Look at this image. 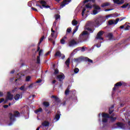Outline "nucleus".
I'll return each instance as SVG.
<instances>
[{"instance_id": "1", "label": "nucleus", "mask_w": 130, "mask_h": 130, "mask_svg": "<svg viewBox=\"0 0 130 130\" xmlns=\"http://www.w3.org/2000/svg\"><path fill=\"white\" fill-rule=\"evenodd\" d=\"M104 22H105V17L100 16L96 18L94 22L88 21L86 23V26H93L94 25L95 27H99L101 25V23H104Z\"/></svg>"}, {"instance_id": "2", "label": "nucleus", "mask_w": 130, "mask_h": 130, "mask_svg": "<svg viewBox=\"0 0 130 130\" xmlns=\"http://www.w3.org/2000/svg\"><path fill=\"white\" fill-rule=\"evenodd\" d=\"M14 115H13L12 113L9 114L10 119L11 121H15V120H16L15 117H19L20 116V112L18 111H14Z\"/></svg>"}, {"instance_id": "3", "label": "nucleus", "mask_w": 130, "mask_h": 130, "mask_svg": "<svg viewBox=\"0 0 130 130\" xmlns=\"http://www.w3.org/2000/svg\"><path fill=\"white\" fill-rule=\"evenodd\" d=\"M40 4L42 5V8H45V9H50V6L49 5H47V3L46 1L44 0H39L38 1Z\"/></svg>"}, {"instance_id": "4", "label": "nucleus", "mask_w": 130, "mask_h": 130, "mask_svg": "<svg viewBox=\"0 0 130 130\" xmlns=\"http://www.w3.org/2000/svg\"><path fill=\"white\" fill-rule=\"evenodd\" d=\"M72 2V0H63L62 3H61V4L60 5V9H62V8H64V7H66L67 5H69L70 3Z\"/></svg>"}, {"instance_id": "5", "label": "nucleus", "mask_w": 130, "mask_h": 130, "mask_svg": "<svg viewBox=\"0 0 130 130\" xmlns=\"http://www.w3.org/2000/svg\"><path fill=\"white\" fill-rule=\"evenodd\" d=\"M57 80H58L59 82H60L61 84L63 83V80L66 78L64 74H62L61 75H58L57 76Z\"/></svg>"}, {"instance_id": "6", "label": "nucleus", "mask_w": 130, "mask_h": 130, "mask_svg": "<svg viewBox=\"0 0 130 130\" xmlns=\"http://www.w3.org/2000/svg\"><path fill=\"white\" fill-rule=\"evenodd\" d=\"M123 85V82L122 81H120L117 82L114 85V87L113 88V91H116V89H118L119 87H121Z\"/></svg>"}, {"instance_id": "7", "label": "nucleus", "mask_w": 130, "mask_h": 130, "mask_svg": "<svg viewBox=\"0 0 130 130\" xmlns=\"http://www.w3.org/2000/svg\"><path fill=\"white\" fill-rule=\"evenodd\" d=\"M51 98H53L55 100V102L56 103V105H59V104H62L61 103V101H60V99H59L58 97L55 95H52Z\"/></svg>"}, {"instance_id": "8", "label": "nucleus", "mask_w": 130, "mask_h": 130, "mask_svg": "<svg viewBox=\"0 0 130 130\" xmlns=\"http://www.w3.org/2000/svg\"><path fill=\"white\" fill-rule=\"evenodd\" d=\"M13 97H14V95L11 94V92H8L7 93V100H5V103H7V102H8V100H13Z\"/></svg>"}, {"instance_id": "9", "label": "nucleus", "mask_w": 130, "mask_h": 130, "mask_svg": "<svg viewBox=\"0 0 130 130\" xmlns=\"http://www.w3.org/2000/svg\"><path fill=\"white\" fill-rule=\"evenodd\" d=\"M119 21V18H117L116 20H111L108 21V24L110 25H116L117 23Z\"/></svg>"}, {"instance_id": "10", "label": "nucleus", "mask_w": 130, "mask_h": 130, "mask_svg": "<svg viewBox=\"0 0 130 130\" xmlns=\"http://www.w3.org/2000/svg\"><path fill=\"white\" fill-rule=\"evenodd\" d=\"M77 44L78 43H77V41H75L74 39L70 40L68 43V45L70 46V47L75 46V45H77Z\"/></svg>"}, {"instance_id": "11", "label": "nucleus", "mask_w": 130, "mask_h": 130, "mask_svg": "<svg viewBox=\"0 0 130 130\" xmlns=\"http://www.w3.org/2000/svg\"><path fill=\"white\" fill-rule=\"evenodd\" d=\"M104 34V31L101 30L100 31L97 35L96 39H99L100 40H103V38H102L101 36Z\"/></svg>"}, {"instance_id": "12", "label": "nucleus", "mask_w": 130, "mask_h": 130, "mask_svg": "<svg viewBox=\"0 0 130 130\" xmlns=\"http://www.w3.org/2000/svg\"><path fill=\"white\" fill-rule=\"evenodd\" d=\"M50 123L48 121H44L42 123V125L40 126V127H48Z\"/></svg>"}, {"instance_id": "13", "label": "nucleus", "mask_w": 130, "mask_h": 130, "mask_svg": "<svg viewBox=\"0 0 130 130\" xmlns=\"http://www.w3.org/2000/svg\"><path fill=\"white\" fill-rule=\"evenodd\" d=\"M117 127H120V128H122L123 129H124L125 128V124L122 122H117L116 123Z\"/></svg>"}, {"instance_id": "14", "label": "nucleus", "mask_w": 130, "mask_h": 130, "mask_svg": "<svg viewBox=\"0 0 130 130\" xmlns=\"http://www.w3.org/2000/svg\"><path fill=\"white\" fill-rule=\"evenodd\" d=\"M114 4L116 5H122L124 4V0H113Z\"/></svg>"}, {"instance_id": "15", "label": "nucleus", "mask_w": 130, "mask_h": 130, "mask_svg": "<svg viewBox=\"0 0 130 130\" xmlns=\"http://www.w3.org/2000/svg\"><path fill=\"white\" fill-rule=\"evenodd\" d=\"M82 60L83 61H88V62H90L91 63H92L93 62V60L89 59L87 57H82Z\"/></svg>"}, {"instance_id": "16", "label": "nucleus", "mask_w": 130, "mask_h": 130, "mask_svg": "<svg viewBox=\"0 0 130 130\" xmlns=\"http://www.w3.org/2000/svg\"><path fill=\"white\" fill-rule=\"evenodd\" d=\"M122 9H126L127 8V10H129L130 9V4L129 3H125L123 6H121Z\"/></svg>"}, {"instance_id": "17", "label": "nucleus", "mask_w": 130, "mask_h": 130, "mask_svg": "<svg viewBox=\"0 0 130 130\" xmlns=\"http://www.w3.org/2000/svg\"><path fill=\"white\" fill-rule=\"evenodd\" d=\"M111 3L109 2H106L102 4L101 7L102 8H105V7H108L109 6H111Z\"/></svg>"}, {"instance_id": "18", "label": "nucleus", "mask_w": 130, "mask_h": 130, "mask_svg": "<svg viewBox=\"0 0 130 130\" xmlns=\"http://www.w3.org/2000/svg\"><path fill=\"white\" fill-rule=\"evenodd\" d=\"M70 63H71V58H68L65 61V64L67 66V68H70Z\"/></svg>"}, {"instance_id": "19", "label": "nucleus", "mask_w": 130, "mask_h": 130, "mask_svg": "<svg viewBox=\"0 0 130 130\" xmlns=\"http://www.w3.org/2000/svg\"><path fill=\"white\" fill-rule=\"evenodd\" d=\"M110 116L108 113H102V118H109Z\"/></svg>"}, {"instance_id": "20", "label": "nucleus", "mask_w": 130, "mask_h": 130, "mask_svg": "<svg viewBox=\"0 0 130 130\" xmlns=\"http://www.w3.org/2000/svg\"><path fill=\"white\" fill-rule=\"evenodd\" d=\"M114 108V105H113L111 106L110 108H109V114H111L113 111H114V110L113 109Z\"/></svg>"}, {"instance_id": "21", "label": "nucleus", "mask_w": 130, "mask_h": 130, "mask_svg": "<svg viewBox=\"0 0 130 130\" xmlns=\"http://www.w3.org/2000/svg\"><path fill=\"white\" fill-rule=\"evenodd\" d=\"M108 38H109V40H112L113 39V34L111 32H109L107 35Z\"/></svg>"}, {"instance_id": "22", "label": "nucleus", "mask_w": 130, "mask_h": 130, "mask_svg": "<svg viewBox=\"0 0 130 130\" xmlns=\"http://www.w3.org/2000/svg\"><path fill=\"white\" fill-rule=\"evenodd\" d=\"M61 55L62 54H61V53H60V51H56L55 54V56L60 57H61Z\"/></svg>"}, {"instance_id": "23", "label": "nucleus", "mask_w": 130, "mask_h": 130, "mask_svg": "<svg viewBox=\"0 0 130 130\" xmlns=\"http://www.w3.org/2000/svg\"><path fill=\"white\" fill-rule=\"evenodd\" d=\"M110 118V121H111V122H114L115 121V120H116V119H117V117L110 116V118Z\"/></svg>"}, {"instance_id": "24", "label": "nucleus", "mask_w": 130, "mask_h": 130, "mask_svg": "<svg viewBox=\"0 0 130 130\" xmlns=\"http://www.w3.org/2000/svg\"><path fill=\"white\" fill-rule=\"evenodd\" d=\"M85 35H87V36L89 35V32L87 31H83V32L82 33V38H84V37Z\"/></svg>"}, {"instance_id": "25", "label": "nucleus", "mask_w": 130, "mask_h": 130, "mask_svg": "<svg viewBox=\"0 0 130 130\" xmlns=\"http://www.w3.org/2000/svg\"><path fill=\"white\" fill-rule=\"evenodd\" d=\"M43 105L45 107H49V105H50L49 103L47 102H44Z\"/></svg>"}, {"instance_id": "26", "label": "nucleus", "mask_w": 130, "mask_h": 130, "mask_svg": "<svg viewBox=\"0 0 130 130\" xmlns=\"http://www.w3.org/2000/svg\"><path fill=\"white\" fill-rule=\"evenodd\" d=\"M20 97H21V95L20 94L17 93L14 96L15 100H19L20 99Z\"/></svg>"}, {"instance_id": "27", "label": "nucleus", "mask_w": 130, "mask_h": 130, "mask_svg": "<svg viewBox=\"0 0 130 130\" xmlns=\"http://www.w3.org/2000/svg\"><path fill=\"white\" fill-rule=\"evenodd\" d=\"M85 9L86 10V9L91 10V9H92V6H91V4H87L85 5Z\"/></svg>"}, {"instance_id": "28", "label": "nucleus", "mask_w": 130, "mask_h": 130, "mask_svg": "<svg viewBox=\"0 0 130 130\" xmlns=\"http://www.w3.org/2000/svg\"><path fill=\"white\" fill-rule=\"evenodd\" d=\"M72 24L73 26H77L78 25V21L76 19H74L72 21Z\"/></svg>"}, {"instance_id": "29", "label": "nucleus", "mask_w": 130, "mask_h": 130, "mask_svg": "<svg viewBox=\"0 0 130 130\" xmlns=\"http://www.w3.org/2000/svg\"><path fill=\"white\" fill-rule=\"evenodd\" d=\"M93 8L94 9V10H101V8L99 6H98L96 5H93Z\"/></svg>"}, {"instance_id": "30", "label": "nucleus", "mask_w": 130, "mask_h": 130, "mask_svg": "<svg viewBox=\"0 0 130 130\" xmlns=\"http://www.w3.org/2000/svg\"><path fill=\"white\" fill-rule=\"evenodd\" d=\"M59 118H60V115L58 114V112L55 116V119H56V120H59Z\"/></svg>"}, {"instance_id": "31", "label": "nucleus", "mask_w": 130, "mask_h": 130, "mask_svg": "<svg viewBox=\"0 0 130 130\" xmlns=\"http://www.w3.org/2000/svg\"><path fill=\"white\" fill-rule=\"evenodd\" d=\"M70 92H71L70 88L68 87L65 91V95H69V94H70Z\"/></svg>"}, {"instance_id": "32", "label": "nucleus", "mask_w": 130, "mask_h": 130, "mask_svg": "<svg viewBox=\"0 0 130 130\" xmlns=\"http://www.w3.org/2000/svg\"><path fill=\"white\" fill-rule=\"evenodd\" d=\"M85 29L87 30V31H89L90 33H93V29L90 27H85Z\"/></svg>"}, {"instance_id": "33", "label": "nucleus", "mask_w": 130, "mask_h": 130, "mask_svg": "<svg viewBox=\"0 0 130 130\" xmlns=\"http://www.w3.org/2000/svg\"><path fill=\"white\" fill-rule=\"evenodd\" d=\"M45 37L44 36H43L41 39H40V42L38 43L39 45H40V44H41V42H42V41H43V40L44 39Z\"/></svg>"}, {"instance_id": "34", "label": "nucleus", "mask_w": 130, "mask_h": 130, "mask_svg": "<svg viewBox=\"0 0 130 130\" xmlns=\"http://www.w3.org/2000/svg\"><path fill=\"white\" fill-rule=\"evenodd\" d=\"M55 33H53V32H52L51 34V37H52V38H56L57 37V35H56L55 36Z\"/></svg>"}, {"instance_id": "35", "label": "nucleus", "mask_w": 130, "mask_h": 130, "mask_svg": "<svg viewBox=\"0 0 130 130\" xmlns=\"http://www.w3.org/2000/svg\"><path fill=\"white\" fill-rule=\"evenodd\" d=\"M42 111V108H40L36 110L35 112V113H38L39 112H41Z\"/></svg>"}, {"instance_id": "36", "label": "nucleus", "mask_w": 130, "mask_h": 130, "mask_svg": "<svg viewBox=\"0 0 130 130\" xmlns=\"http://www.w3.org/2000/svg\"><path fill=\"white\" fill-rule=\"evenodd\" d=\"M58 74H59V71L58 70V69H55L54 72V75H58Z\"/></svg>"}, {"instance_id": "37", "label": "nucleus", "mask_w": 130, "mask_h": 130, "mask_svg": "<svg viewBox=\"0 0 130 130\" xmlns=\"http://www.w3.org/2000/svg\"><path fill=\"white\" fill-rule=\"evenodd\" d=\"M30 80H31V76H28L26 77V79H25L26 82H30Z\"/></svg>"}, {"instance_id": "38", "label": "nucleus", "mask_w": 130, "mask_h": 130, "mask_svg": "<svg viewBox=\"0 0 130 130\" xmlns=\"http://www.w3.org/2000/svg\"><path fill=\"white\" fill-rule=\"evenodd\" d=\"M99 12H100V11H98L95 9V10H93L92 13H93V15H97V14H98L99 13Z\"/></svg>"}, {"instance_id": "39", "label": "nucleus", "mask_w": 130, "mask_h": 130, "mask_svg": "<svg viewBox=\"0 0 130 130\" xmlns=\"http://www.w3.org/2000/svg\"><path fill=\"white\" fill-rule=\"evenodd\" d=\"M78 29H79V26H78V25H77V26H76L75 29L74 30V31H73V35H74V34H75V33H76V32L77 31H78Z\"/></svg>"}, {"instance_id": "40", "label": "nucleus", "mask_w": 130, "mask_h": 130, "mask_svg": "<svg viewBox=\"0 0 130 130\" xmlns=\"http://www.w3.org/2000/svg\"><path fill=\"white\" fill-rule=\"evenodd\" d=\"M89 2H92L93 3H95V0H85L83 2V3L86 4V3H89Z\"/></svg>"}, {"instance_id": "41", "label": "nucleus", "mask_w": 130, "mask_h": 130, "mask_svg": "<svg viewBox=\"0 0 130 130\" xmlns=\"http://www.w3.org/2000/svg\"><path fill=\"white\" fill-rule=\"evenodd\" d=\"M108 118H103L102 119V121L104 123H106L107 122V121H108V119H107Z\"/></svg>"}, {"instance_id": "42", "label": "nucleus", "mask_w": 130, "mask_h": 130, "mask_svg": "<svg viewBox=\"0 0 130 130\" xmlns=\"http://www.w3.org/2000/svg\"><path fill=\"white\" fill-rule=\"evenodd\" d=\"M37 63H40V56H37Z\"/></svg>"}, {"instance_id": "43", "label": "nucleus", "mask_w": 130, "mask_h": 130, "mask_svg": "<svg viewBox=\"0 0 130 130\" xmlns=\"http://www.w3.org/2000/svg\"><path fill=\"white\" fill-rule=\"evenodd\" d=\"M60 43L61 44H64V43H66V41L64 40V39L62 38L60 40Z\"/></svg>"}, {"instance_id": "44", "label": "nucleus", "mask_w": 130, "mask_h": 130, "mask_svg": "<svg viewBox=\"0 0 130 130\" xmlns=\"http://www.w3.org/2000/svg\"><path fill=\"white\" fill-rule=\"evenodd\" d=\"M20 90L21 91H24L25 90V85H22L21 87L19 88Z\"/></svg>"}, {"instance_id": "45", "label": "nucleus", "mask_w": 130, "mask_h": 130, "mask_svg": "<svg viewBox=\"0 0 130 130\" xmlns=\"http://www.w3.org/2000/svg\"><path fill=\"white\" fill-rule=\"evenodd\" d=\"M79 70L78 69V68H76L74 69V73L75 74H78V73H79Z\"/></svg>"}, {"instance_id": "46", "label": "nucleus", "mask_w": 130, "mask_h": 130, "mask_svg": "<svg viewBox=\"0 0 130 130\" xmlns=\"http://www.w3.org/2000/svg\"><path fill=\"white\" fill-rule=\"evenodd\" d=\"M60 15L58 14L55 15V20H58V19H60Z\"/></svg>"}, {"instance_id": "47", "label": "nucleus", "mask_w": 130, "mask_h": 130, "mask_svg": "<svg viewBox=\"0 0 130 130\" xmlns=\"http://www.w3.org/2000/svg\"><path fill=\"white\" fill-rule=\"evenodd\" d=\"M85 12H86V8H83L82 11V17L84 16V14H85Z\"/></svg>"}, {"instance_id": "48", "label": "nucleus", "mask_w": 130, "mask_h": 130, "mask_svg": "<svg viewBox=\"0 0 130 130\" xmlns=\"http://www.w3.org/2000/svg\"><path fill=\"white\" fill-rule=\"evenodd\" d=\"M72 31V28H67V33H71V32Z\"/></svg>"}, {"instance_id": "49", "label": "nucleus", "mask_w": 130, "mask_h": 130, "mask_svg": "<svg viewBox=\"0 0 130 130\" xmlns=\"http://www.w3.org/2000/svg\"><path fill=\"white\" fill-rule=\"evenodd\" d=\"M112 127L113 128H117V124L116 123L113 124Z\"/></svg>"}, {"instance_id": "50", "label": "nucleus", "mask_w": 130, "mask_h": 130, "mask_svg": "<svg viewBox=\"0 0 130 130\" xmlns=\"http://www.w3.org/2000/svg\"><path fill=\"white\" fill-rule=\"evenodd\" d=\"M28 6L30 8H31V7H32V1H30V2L28 3Z\"/></svg>"}, {"instance_id": "51", "label": "nucleus", "mask_w": 130, "mask_h": 130, "mask_svg": "<svg viewBox=\"0 0 130 130\" xmlns=\"http://www.w3.org/2000/svg\"><path fill=\"white\" fill-rule=\"evenodd\" d=\"M45 111H46V112H47V114H50V113H51V111L50 110L46 109Z\"/></svg>"}, {"instance_id": "52", "label": "nucleus", "mask_w": 130, "mask_h": 130, "mask_svg": "<svg viewBox=\"0 0 130 130\" xmlns=\"http://www.w3.org/2000/svg\"><path fill=\"white\" fill-rule=\"evenodd\" d=\"M36 7H39V8H40V9H42V10L43 9V7H42V6L39 5L38 4H36Z\"/></svg>"}, {"instance_id": "53", "label": "nucleus", "mask_w": 130, "mask_h": 130, "mask_svg": "<svg viewBox=\"0 0 130 130\" xmlns=\"http://www.w3.org/2000/svg\"><path fill=\"white\" fill-rule=\"evenodd\" d=\"M81 38H82V34H80V35L79 36V42H82Z\"/></svg>"}, {"instance_id": "54", "label": "nucleus", "mask_w": 130, "mask_h": 130, "mask_svg": "<svg viewBox=\"0 0 130 130\" xmlns=\"http://www.w3.org/2000/svg\"><path fill=\"white\" fill-rule=\"evenodd\" d=\"M112 10H113V9H106L105 10V12H109V11H112Z\"/></svg>"}, {"instance_id": "55", "label": "nucleus", "mask_w": 130, "mask_h": 130, "mask_svg": "<svg viewBox=\"0 0 130 130\" xmlns=\"http://www.w3.org/2000/svg\"><path fill=\"white\" fill-rule=\"evenodd\" d=\"M50 52H51V51H49L48 52H47L45 55V56H47V55H49V54H50Z\"/></svg>"}, {"instance_id": "56", "label": "nucleus", "mask_w": 130, "mask_h": 130, "mask_svg": "<svg viewBox=\"0 0 130 130\" xmlns=\"http://www.w3.org/2000/svg\"><path fill=\"white\" fill-rule=\"evenodd\" d=\"M86 49H87V48H86L84 46L82 47V51H85L86 50Z\"/></svg>"}, {"instance_id": "57", "label": "nucleus", "mask_w": 130, "mask_h": 130, "mask_svg": "<svg viewBox=\"0 0 130 130\" xmlns=\"http://www.w3.org/2000/svg\"><path fill=\"white\" fill-rule=\"evenodd\" d=\"M33 85H34V84L33 83H31V84H30L29 86H28V88L30 89V88H33Z\"/></svg>"}, {"instance_id": "58", "label": "nucleus", "mask_w": 130, "mask_h": 130, "mask_svg": "<svg viewBox=\"0 0 130 130\" xmlns=\"http://www.w3.org/2000/svg\"><path fill=\"white\" fill-rule=\"evenodd\" d=\"M5 101V99L2 98L0 99V103H3Z\"/></svg>"}, {"instance_id": "59", "label": "nucleus", "mask_w": 130, "mask_h": 130, "mask_svg": "<svg viewBox=\"0 0 130 130\" xmlns=\"http://www.w3.org/2000/svg\"><path fill=\"white\" fill-rule=\"evenodd\" d=\"M42 49H41L39 52V56H40L41 55V53H42Z\"/></svg>"}, {"instance_id": "60", "label": "nucleus", "mask_w": 130, "mask_h": 130, "mask_svg": "<svg viewBox=\"0 0 130 130\" xmlns=\"http://www.w3.org/2000/svg\"><path fill=\"white\" fill-rule=\"evenodd\" d=\"M40 46V45H39V44H38V49H37V51H40V47H39Z\"/></svg>"}, {"instance_id": "61", "label": "nucleus", "mask_w": 130, "mask_h": 130, "mask_svg": "<svg viewBox=\"0 0 130 130\" xmlns=\"http://www.w3.org/2000/svg\"><path fill=\"white\" fill-rule=\"evenodd\" d=\"M31 9L33 10V11H35L36 12H38V10L34 7H31Z\"/></svg>"}, {"instance_id": "62", "label": "nucleus", "mask_w": 130, "mask_h": 130, "mask_svg": "<svg viewBox=\"0 0 130 130\" xmlns=\"http://www.w3.org/2000/svg\"><path fill=\"white\" fill-rule=\"evenodd\" d=\"M76 51H77V50H75L74 51V52H73L72 53H71V55H75V52H76Z\"/></svg>"}, {"instance_id": "63", "label": "nucleus", "mask_w": 130, "mask_h": 130, "mask_svg": "<svg viewBox=\"0 0 130 130\" xmlns=\"http://www.w3.org/2000/svg\"><path fill=\"white\" fill-rule=\"evenodd\" d=\"M17 89H18L17 87H15L13 90H12L13 93H14L15 91H17Z\"/></svg>"}, {"instance_id": "64", "label": "nucleus", "mask_w": 130, "mask_h": 130, "mask_svg": "<svg viewBox=\"0 0 130 130\" xmlns=\"http://www.w3.org/2000/svg\"><path fill=\"white\" fill-rule=\"evenodd\" d=\"M3 107H4L5 108H8V107H9V105H5L3 106Z\"/></svg>"}]
</instances>
